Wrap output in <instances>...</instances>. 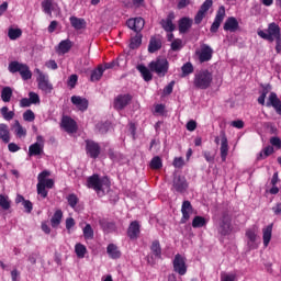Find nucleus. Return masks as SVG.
<instances>
[{"instance_id": "f257e3e1", "label": "nucleus", "mask_w": 281, "mask_h": 281, "mask_svg": "<svg viewBox=\"0 0 281 281\" xmlns=\"http://www.w3.org/2000/svg\"><path fill=\"white\" fill-rule=\"evenodd\" d=\"M212 82H214V75L209 69H201L194 74L193 87L195 89L205 91L212 87Z\"/></svg>"}, {"instance_id": "f03ea898", "label": "nucleus", "mask_w": 281, "mask_h": 281, "mask_svg": "<svg viewBox=\"0 0 281 281\" xmlns=\"http://www.w3.org/2000/svg\"><path fill=\"white\" fill-rule=\"evenodd\" d=\"M50 175L52 172L44 170L37 176V194L42 199H47V194H49L47 190H52V188H54V179H47Z\"/></svg>"}, {"instance_id": "7ed1b4c3", "label": "nucleus", "mask_w": 281, "mask_h": 281, "mask_svg": "<svg viewBox=\"0 0 281 281\" xmlns=\"http://www.w3.org/2000/svg\"><path fill=\"white\" fill-rule=\"evenodd\" d=\"M148 67L150 71L157 74L159 78H164L166 77V74H168V69H170V64L165 57H158L155 60L150 61Z\"/></svg>"}, {"instance_id": "20e7f679", "label": "nucleus", "mask_w": 281, "mask_h": 281, "mask_svg": "<svg viewBox=\"0 0 281 281\" xmlns=\"http://www.w3.org/2000/svg\"><path fill=\"white\" fill-rule=\"evenodd\" d=\"M257 34L260 36V38H263V41L273 43L276 40L281 38L280 25H278L276 22H272L268 25L267 32L260 30L257 32Z\"/></svg>"}, {"instance_id": "39448f33", "label": "nucleus", "mask_w": 281, "mask_h": 281, "mask_svg": "<svg viewBox=\"0 0 281 281\" xmlns=\"http://www.w3.org/2000/svg\"><path fill=\"white\" fill-rule=\"evenodd\" d=\"M9 71L10 74H20L21 78L24 80L32 79V70H30V66H27V64L11 61L9 64Z\"/></svg>"}, {"instance_id": "423d86ee", "label": "nucleus", "mask_w": 281, "mask_h": 281, "mask_svg": "<svg viewBox=\"0 0 281 281\" xmlns=\"http://www.w3.org/2000/svg\"><path fill=\"white\" fill-rule=\"evenodd\" d=\"M217 232L221 236H229L232 234V216L229 213L223 212L220 218Z\"/></svg>"}, {"instance_id": "0eeeda50", "label": "nucleus", "mask_w": 281, "mask_h": 281, "mask_svg": "<svg viewBox=\"0 0 281 281\" xmlns=\"http://www.w3.org/2000/svg\"><path fill=\"white\" fill-rule=\"evenodd\" d=\"M87 186L91 190H95L97 194L104 196V180L100 179L98 173H94L87 179Z\"/></svg>"}, {"instance_id": "6e6552de", "label": "nucleus", "mask_w": 281, "mask_h": 281, "mask_svg": "<svg viewBox=\"0 0 281 281\" xmlns=\"http://www.w3.org/2000/svg\"><path fill=\"white\" fill-rule=\"evenodd\" d=\"M36 71L38 74L36 79L38 89H41V91L44 93H52V91H54V85L49 82V77L38 69Z\"/></svg>"}, {"instance_id": "1a4fd4ad", "label": "nucleus", "mask_w": 281, "mask_h": 281, "mask_svg": "<svg viewBox=\"0 0 281 281\" xmlns=\"http://www.w3.org/2000/svg\"><path fill=\"white\" fill-rule=\"evenodd\" d=\"M173 271L180 276H186L188 273V265L186 263V257L181 254H177L172 261Z\"/></svg>"}, {"instance_id": "9d476101", "label": "nucleus", "mask_w": 281, "mask_h": 281, "mask_svg": "<svg viewBox=\"0 0 281 281\" xmlns=\"http://www.w3.org/2000/svg\"><path fill=\"white\" fill-rule=\"evenodd\" d=\"M171 190L179 194H183V192L188 190V180L181 175H175Z\"/></svg>"}, {"instance_id": "9b49d317", "label": "nucleus", "mask_w": 281, "mask_h": 281, "mask_svg": "<svg viewBox=\"0 0 281 281\" xmlns=\"http://www.w3.org/2000/svg\"><path fill=\"white\" fill-rule=\"evenodd\" d=\"M195 54L200 63H210V59L214 56V49L207 44H201L200 50H196Z\"/></svg>"}, {"instance_id": "f8f14e48", "label": "nucleus", "mask_w": 281, "mask_h": 281, "mask_svg": "<svg viewBox=\"0 0 281 281\" xmlns=\"http://www.w3.org/2000/svg\"><path fill=\"white\" fill-rule=\"evenodd\" d=\"M212 5H214L213 0H205L202 3V5L200 7L199 11L196 12V14L194 16L195 25H201V23L203 22V19H205V14H207V12L210 11V8H212Z\"/></svg>"}, {"instance_id": "ddd939ff", "label": "nucleus", "mask_w": 281, "mask_h": 281, "mask_svg": "<svg viewBox=\"0 0 281 281\" xmlns=\"http://www.w3.org/2000/svg\"><path fill=\"white\" fill-rule=\"evenodd\" d=\"M132 101H133V95H131L130 93L119 94L114 99L115 111H124V109H126V106H128Z\"/></svg>"}, {"instance_id": "4468645a", "label": "nucleus", "mask_w": 281, "mask_h": 281, "mask_svg": "<svg viewBox=\"0 0 281 281\" xmlns=\"http://www.w3.org/2000/svg\"><path fill=\"white\" fill-rule=\"evenodd\" d=\"M86 153L91 159H98L100 157L101 147L94 140L87 139L86 140Z\"/></svg>"}, {"instance_id": "2eb2a0df", "label": "nucleus", "mask_w": 281, "mask_h": 281, "mask_svg": "<svg viewBox=\"0 0 281 281\" xmlns=\"http://www.w3.org/2000/svg\"><path fill=\"white\" fill-rule=\"evenodd\" d=\"M225 21V8L221 5L216 12L215 19L211 25L210 32L212 34H216L218 32V27H221V23Z\"/></svg>"}, {"instance_id": "dca6fc26", "label": "nucleus", "mask_w": 281, "mask_h": 281, "mask_svg": "<svg viewBox=\"0 0 281 281\" xmlns=\"http://www.w3.org/2000/svg\"><path fill=\"white\" fill-rule=\"evenodd\" d=\"M221 137V147H220V153H221V159L223 162L227 161V155H229V143L227 140V135H225V131H222L220 133Z\"/></svg>"}, {"instance_id": "f3484780", "label": "nucleus", "mask_w": 281, "mask_h": 281, "mask_svg": "<svg viewBox=\"0 0 281 281\" xmlns=\"http://www.w3.org/2000/svg\"><path fill=\"white\" fill-rule=\"evenodd\" d=\"M266 106L268 109H274L276 113L278 115H281V100L278 98V94L276 92H270L268 101L266 102Z\"/></svg>"}, {"instance_id": "a211bd4d", "label": "nucleus", "mask_w": 281, "mask_h": 281, "mask_svg": "<svg viewBox=\"0 0 281 281\" xmlns=\"http://www.w3.org/2000/svg\"><path fill=\"white\" fill-rule=\"evenodd\" d=\"M127 27L130 30H133V32H136V34H139L142 30H144L145 21L143 18H134V19H128L126 21Z\"/></svg>"}, {"instance_id": "6ab92c4d", "label": "nucleus", "mask_w": 281, "mask_h": 281, "mask_svg": "<svg viewBox=\"0 0 281 281\" xmlns=\"http://www.w3.org/2000/svg\"><path fill=\"white\" fill-rule=\"evenodd\" d=\"M193 210L194 209L192 207V203L188 200H184L182 202V206H181L182 217L180 220V223H182V224L188 223V221H190V214H192Z\"/></svg>"}, {"instance_id": "aec40b11", "label": "nucleus", "mask_w": 281, "mask_h": 281, "mask_svg": "<svg viewBox=\"0 0 281 281\" xmlns=\"http://www.w3.org/2000/svg\"><path fill=\"white\" fill-rule=\"evenodd\" d=\"M61 126L66 133H76L78 131V125L76 121L69 116H64L61 120Z\"/></svg>"}, {"instance_id": "412c9836", "label": "nucleus", "mask_w": 281, "mask_h": 281, "mask_svg": "<svg viewBox=\"0 0 281 281\" xmlns=\"http://www.w3.org/2000/svg\"><path fill=\"white\" fill-rule=\"evenodd\" d=\"M246 238L247 245L249 249H258V245H256V240H258V234L256 233V228L246 229Z\"/></svg>"}, {"instance_id": "4be33fe9", "label": "nucleus", "mask_w": 281, "mask_h": 281, "mask_svg": "<svg viewBox=\"0 0 281 281\" xmlns=\"http://www.w3.org/2000/svg\"><path fill=\"white\" fill-rule=\"evenodd\" d=\"M70 100L79 111L85 112L89 109V100L80 95H72Z\"/></svg>"}, {"instance_id": "5701e85b", "label": "nucleus", "mask_w": 281, "mask_h": 281, "mask_svg": "<svg viewBox=\"0 0 281 281\" xmlns=\"http://www.w3.org/2000/svg\"><path fill=\"white\" fill-rule=\"evenodd\" d=\"M225 32H238L240 30V24H238V20L234 16H229L223 26Z\"/></svg>"}, {"instance_id": "b1692460", "label": "nucleus", "mask_w": 281, "mask_h": 281, "mask_svg": "<svg viewBox=\"0 0 281 281\" xmlns=\"http://www.w3.org/2000/svg\"><path fill=\"white\" fill-rule=\"evenodd\" d=\"M106 254L112 260H117L122 258V251L115 244H109L106 247Z\"/></svg>"}, {"instance_id": "393cba45", "label": "nucleus", "mask_w": 281, "mask_h": 281, "mask_svg": "<svg viewBox=\"0 0 281 281\" xmlns=\"http://www.w3.org/2000/svg\"><path fill=\"white\" fill-rule=\"evenodd\" d=\"M69 22L74 30H85V27H87V21L76 15L70 16Z\"/></svg>"}, {"instance_id": "a878e982", "label": "nucleus", "mask_w": 281, "mask_h": 281, "mask_svg": "<svg viewBox=\"0 0 281 281\" xmlns=\"http://www.w3.org/2000/svg\"><path fill=\"white\" fill-rule=\"evenodd\" d=\"M175 14L170 13L167 19L160 21V25L165 32H175V24L172 23Z\"/></svg>"}, {"instance_id": "bb28decb", "label": "nucleus", "mask_w": 281, "mask_h": 281, "mask_svg": "<svg viewBox=\"0 0 281 281\" xmlns=\"http://www.w3.org/2000/svg\"><path fill=\"white\" fill-rule=\"evenodd\" d=\"M104 76V66L99 65L95 69L91 71L90 82H100Z\"/></svg>"}, {"instance_id": "cd10ccee", "label": "nucleus", "mask_w": 281, "mask_h": 281, "mask_svg": "<svg viewBox=\"0 0 281 281\" xmlns=\"http://www.w3.org/2000/svg\"><path fill=\"white\" fill-rule=\"evenodd\" d=\"M178 27H179L180 34L188 33V30H190V27H192V19H190V18L180 19L178 22Z\"/></svg>"}, {"instance_id": "c85d7f7f", "label": "nucleus", "mask_w": 281, "mask_h": 281, "mask_svg": "<svg viewBox=\"0 0 281 281\" xmlns=\"http://www.w3.org/2000/svg\"><path fill=\"white\" fill-rule=\"evenodd\" d=\"M272 234H273V224H270L267 227L262 228V239H263L265 247H269V244L271 243Z\"/></svg>"}, {"instance_id": "c756f323", "label": "nucleus", "mask_w": 281, "mask_h": 281, "mask_svg": "<svg viewBox=\"0 0 281 281\" xmlns=\"http://www.w3.org/2000/svg\"><path fill=\"white\" fill-rule=\"evenodd\" d=\"M127 236L131 238V240H135L137 236H139V223L137 221L130 224Z\"/></svg>"}, {"instance_id": "7c9ffc66", "label": "nucleus", "mask_w": 281, "mask_h": 281, "mask_svg": "<svg viewBox=\"0 0 281 281\" xmlns=\"http://www.w3.org/2000/svg\"><path fill=\"white\" fill-rule=\"evenodd\" d=\"M161 49V40L156 36H151L149 40L148 52L149 54H155Z\"/></svg>"}, {"instance_id": "2f4dec72", "label": "nucleus", "mask_w": 281, "mask_h": 281, "mask_svg": "<svg viewBox=\"0 0 281 281\" xmlns=\"http://www.w3.org/2000/svg\"><path fill=\"white\" fill-rule=\"evenodd\" d=\"M0 139L4 144H10V127L5 123H0Z\"/></svg>"}, {"instance_id": "473e14b6", "label": "nucleus", "mask_w": 281, "mask_h": 281, "mask_svg": "<svg viewBox=\"0 0 281 281\" xmlns=\"http://www.w3.org/2000/svg\"><path fill=\"white\" fill-rule=\"evenodd\" d=\"M137 69L142 75V78L145 80V82H150V80H153V72H150L153 70L148 69V67L144 65H138Z\"/></svg>"}, {"instance_id": "72a5a7b5", "label": "nucleus", "mask_w": 281, "mask_h": 281, "mask_svg": "<svg viewBox=\"0 0 281 281\" xmlns=\"http://www.w3.org/2000/svg\"><path fill=\"white\" fill-rule=\"evenodd\" d=\"M100 227L105 232V234H111V232H115V224L113 222H109V220H100Z\"/></svg>"}, {"instance_id": "f704fd0d", "label": "nucleus", "mask_w": 281, "mask_h": 281, "mask_svg": "<svg viewBox=\"0 0 281 281\" xmlns=\"http://www.w3.org/2000/svg\"><path fill=\"white\" fill-rule=\"evenodd\" d=\"M150 251L157 260H161V244L159 240H154L150 246Z\"/></svg>"}, {"instance_id": "c9c22d12", "label": "nucleus", "mask_w": 281, "mask_h": 281, "mask_svg": "<svg viewBox=\"0 0 281 281\" xmlns=\"http://www.w3.org/2000/svg\"><path fill=\"white\" fill-rule=\"evenodd\" d=\"M63 222V210L55 211L54 215L50 218V225L54 229L60 225Z\"/></svg>"}, {"instance_id": "e433bc0d", "label": "nucleus", "mask_w": 281, "mask_h": 281, "mask_svg": "<svg viewBox=\"0 0 281 281\" xmlns=\"http://www.w3.org/2000/svg\"><path fill=\"white\" fill-rule=\"evenodd\" d=\"M42 10L44 14L52 16V12H54V0H43Z\"/></svg>"}, {"instance_id": "4c0bfd02", "label": "nucleus", "mask_w": 281, "mask_h": 281, "mask_svg": "<svg viewBox=\"0 0 281 281\" xmlns=\"http://www.w3.org/2000/svg\"><path fill=\"white\" fill-rule=\"evenodd\" d=\"M261 87H262L261 94L257 99V102H258V104H261V106H265V100H267V94L269 93V91H271V86L262 85Z\"/></svg>"}, {"instance_id": "58836bf2", "label": "nucleus", "mask_w": 281, "mask_h": 281, "mask_svg": "<svg viewBox=\"0 0 281 281\" xmlns=\"http://www.w3.org/2000/svg\"><path fill=\"white\" fill-rule=\"evenodd\" d=\"M207 225V220L205 217L196 215L192 221V227L194 229H199L201 227H205Z\"/></svg>"}, {"instance_id": "ea45409f", "label": "nucleus", "mask_w": 281, "mask_h": 281, "mask_svg": "<svg viewBox=\"0 0 281 281\" xmlns=\"http://www.w3.org/2000/svg\"><path fill=\"white\" fill-rule=\"evenodd\" d=\"M43 153V146L38 143H34L29 147V155L30 157H37Z\"/></svg>"}, {"instance_id": "a19ab883", "label": "nucleus", "mask_w": 281, "mask_h": 281, "mask_svg": "<svg viewBox=\"0 0 281 281\" xmlns=\"http://www.w3.org/2000/svg\"><path fill=\"white\" fill-rule=\"evenodd\" d=\"M149 167L151 170H161V168H164V161L161 160V157L155 156L151 158Z\"/></svg>"}, {"instance_id": "79ce46f5", "label": "nucleus", "mask_w": 281, "mask_h": 281, "mask_svg": "<svg viewBox=\"0 0 281 281\" xmlns=\"http://www.w3.org/2000/svg\"><path fill=\"white\" fill-rule=\"evenodd\" d=\"M12 128L15 130V135H18L19 137H25V135H27V131L25 130V127H23V125H21L19 120L14 121Z\"/></svg>"}, {"instance_id": "37998d69", "label": "nucleus", "mask_w": 281, "mask_h": 281, "mask_svg": "<svg viewBox=\"0 0 281 281\" xmlns=\"http://www.w3.org/2000/svg\"><path fill=\"white\" fill-rule=\"evenodd\" d=\"M181 78H187V76H190V74H194V66L192 63L188 61L181 67Z\"/></svg>"}, {"instance_id": "c03bdc74", "label": "nucleus", "mask_w": 281, "mask_h": 281, "mask_svg": "<svg viewBox=\"0 0 281 281\" xmlns=\"http://www.w3.org/2000/svg\"><path fill=\"white\" fill-rule=\"evenodd\" d=\"M72 45L69 40H64L59 43L58 49L61 54H69V50L71 49Z\"/></svg>"}, {"instance_id": "a18cd8bd", "label": "nucleus", "mask_w": 281, "mask_h": 281, "mask_svg": "<svg viewBox=\"0 0 281 281\" xmlns=\"http://www.w3.org/2000/svg\"><path fill=\"white\" fill-rule=\"evenodd\" d=\"M142 45V34L136 33V36L131 38L130 49H137Z\"/></svg>"}, {"instance_id": "49530a36", "label": "nucleus", "mask_w": 281, "mask_h": 281, "mask_svg": "<svg viewBox=\"0 0 281 281\" xmlns=\"http://www.w3.org/2000/svg\"><path fill=\"white\" fill-rule=\"evenodd\" d=\"M0 113L7 122H10V120H14V111H10L8 106H3L0 110Z\"/></svg>"}, {"instance_id": "de8ad7c7", "label": "nucleus", "mask_w": 281, "mask_h": 281, "mask_svg": "<svg viewBox=\"0 0 281 281\" xmlns=\"http://www.w3.org/2000/svg\"><path fill=\"white\" fill-rule=\"evenodd\" d=\"M75 254L78 258H85L87 255V246L82 244H76Z\"/></svg>"}, {"instance_id": "09e8293b", "label": "nucleus", "mask_w": 281, "mask_h": 281, "mask_svg": "<svg viewBox=\"0 0 281 281\" xmlns=\"http://www.w3.org/2000/svg\"><path fill=\"white\" fill-rule=\"evenodd\" d=\"M23 35V31L21 29H9L8 36L10 41H16V38H21Z\"/></svg>"}, {"instance_id": "8fccbe9b", "label": "nucleus", "mask_w": 281, "mask_h": 281, "mask_svg": "<svg viewBox=\"0 0 281 281\" xmlns=\"http://www.w3.org/2000/svg\"><path fill=\"white\" fill-rule=\"evenodd\" d=\"M1 98L3 102H10L12 100V88L4 87L1 91Z\"/></svg>"}, {"instance_id": "3c124183", "label": "nucleus", "mask_w": 281, "mask_h": 281, "mask_svg": "<svg viewBox=\"0 0 281 281\" xmlns=\"http://www.w3.org/2000/svg\"><path fill=\"white\" fill-rule=\"evenodd\" d=\"M0 207H2V210H5V211L10 210L11 202L8 195L0 194Z\"/></svg>"}, {"instance_id": "603ef678", "label": "nucleus", "mask_w": 281, "mask_h": 281, "mask_svg": "<svg viewBox=\"0 0 281 281\" xmlns=\"http://www.w3.org/2000/svg\"><path fill=\"white\" fill-rule=\"evenodd\" d=\"M274 149L273 146H267L263 148V150L259 154L258 159H267V157H270V155H273Z\"/></svg>"}, {"instance_id": "864d4df0", "label": "nucleus", "mask_w": 281, "mask_h": 281, "mask_svg": "<svg viewBox=\"0 0 281 281\" xmlns=\"http://www.w3.org/2000/svg\"><path fill=\"white\" fill-rule=\"evenodd\" d=\"M83 237L86 240H92L93 238V228L91 227V224H87L83 227Z\"/></svg>"}, {"instance_id": "5fc2aeb1", "label": "nucleus", "mask_w": 281, "mask_h": 281, "mask_svg": "<svg viewBox=\"0 0 281 281\" xmlns=\"http://www.w3.org/2000/svg\"><path fill=\"white\" fill-rule=\"evenodd\" d=\"M68 205L72 207V210L78 205V195L76 193H71L67 196Z\"/></svg>"}, {"instance_id": "6e6d98bb", "label": "nucleus", "mask_w": 281, "mask_h": 281, "mask_svg": "<svg viewBox=\"0 0 281 281\" xmlns=\"http://www.w3.org/2000/svg\"><path fill=\"white\" fill-rule=\"evenodd\" d=\"M23 120H24V122H34V120H36V115L34 114V111L26 110L23 113Z\"/></svg>"}, {"instance_id": "4d7b16f0", "label": "nucleus", "mask_w": 281, "mask_h": 281, "mask_svg": "<svg viewBox=\"0 0 281 281\" xmlns=\"http://www.w3.org/2000/svg\"><path fill=\"white\" fill-rule=\"evenodd\" d=\"M29 100L31 104H41V97L36 92H30Z\"/></svg>"}, {"instance_id": "13d9d810", "label": "nucleus", "mask_w": 281, "mask_h": 281, "mask_svg": "<svg viewBox=\"0 0 281 281\" xmlns=\"http://www.w3.org/2000/svg\"><path fill=\"white\" fill-rule=\"evenodd\" d=\"M183 47V41L177 38L171 43V49L172 52H179Z\"/></svg>"}, {"instance_id": "bf43d9fd", "label": "nucleus", "mask_w": 281, "mask_h": 281, "mask_svg": "<svg viewBox=\"0 0 281 281\" xmlns=\"http://www.w3.org/2000/svg\"><path fill=\"white\" fill-rule=\"evenodd\" d=\"M67 85L70 87V89H75L76 85H78V75H71L68 78Z\"/></svg>"}, {"instance_id": "052dcab7", "label": "nucleus", "mask_w": 281, "mask_h": 281, "mask_svg": "<svg viewBox=\"0 0 281 281\" xmlns=\"http://www.w3.org/2000/svg\"><path fill=\"white\" fill-rule=\"evenodd\" d=\"M202 155H203L205 161H207V164L214 162L215 156L212 154V151L204 150V151H202Z\"/></svg>"}, {"instance_id": "680f3d73", "label": "nucleus", "mask_w": 281, "mask_h": 281, "mask_svg": "<svg viewBox=\"0 0 281 281\" xmlns=\"http://www.w3.org/2000/svg\"><path fill=\"white\" fill-rule=\"evenodd\" d=\"M103 71H106V69H114V67H120V63L116 60H112L110 63H105L102 65Z\"/></svg>"}, {"instance_id": "e2e57ef3", "label": "nucleus", "mask_w": 281, "mask_h": 281, "mask_svg": "<svg viewBox=\"0 0 281 281\" xmlns=\"http://www.w3.org/2000/svg\"><path fill=\"white\" fill-rule=\"evenodd\" d=\"M221 281H236V274L234 273H222Z\"/></svg>"}, {"instance_id": "0e129e2a", "label": "nucleus", "mask_w": 281, "mask_h": 281, "mask_svg": "<svg viewBox=\"0 0 281 281\" xmlns=\"http://www.w3.org/2000/svg\"><path fill=\"white\" fill-rule=\"evenodd\" d=\"M270 144H271L272 146L277 147L278 150H280V148H281V139H280V137H278V136L271 137V138H270Z\"/></svg>"}, {"instance_id": "69168bd1", "label": "nucleus", "mask_w": 281, "mask_h": 281, "mask_svg": "<svg viewBox=\"0 0 281 281\" xmlns=\"http://www.w3.org/2000/svg\"><path fill=\"white\" fill-rule=\"evenodd\" d=\"M172 89H175V81H171L164 88V94L170 95V93H172Z\"/></svg>"}, {"instance_id": "338daca9", "label": "nucleus", "mask_w": 281, "mask_h": 281, "mask_svg": "<svg viewBox=\"0 0 281 281\" xmlns=\"http://www.w3.org/2000/svg\"><path fill=\"white\" fill-rule=\"evenodd\" d=\"M188 5H190V0H179V2L177 4V9L183 10V9L188 8Z\"/></svg>"}, {"instance_id": "774afa93", "label": "nucleus", "mask_w": 281, "mask_h": 281, "mask_svg": "<svg viewBox=\"0 0 281 281\" xmlns=\"http://www.w3.org/2000/svg\"><path fill=\"white\" fill-rule=\"evenodd\" d=\"M183 159L181 157L173 159V166L175 168H183Z\"/></svg>"}]
</instances>
